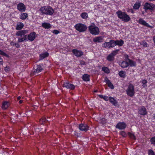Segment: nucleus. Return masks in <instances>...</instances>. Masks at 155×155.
<instances>
[{
  "label": "nucleus",
  "instance_id": "1",
  "mask_svg": "<svg viewBox=\"0 0 155 155\" xmlns=\"http://www.w3.org/2000/svg\"><path fill=\"white\" fill-rule=\"evenodd\" d=\"M28 33V31L27 30H23L17 31L16 35L18 36V42L21 43L26 41L27 40V35H26Z\"/></svg>",
  "mask_w": 155,
  "mask_h": 155
},
{
  "label": "nucleus",
  "instance_id": "2",
  "mask_svg": "<svg viewBox=\"0 0 155 155\" xmlns=\"http://www.w3.org/2000/svg\"><path fill=\"white\" fill-rule=\"evenodd\" d=\"M116 14L118 18L124 22H128L131 19L129 16L126 12H123L121 11H117Z\"/></svg>",
  "mask_w": 155,
  "mask_h": 155
},
{
  "label": "nucleus",
  "instance_id": "3",
  "mask_svg": "<svg viewBox=\"0 0 155 155\" xmlns=\"http://www.w3.org/2000/svg\"><path fill=\"white\" fill-rule=\"evenodd\" d=\"M40 11L42 14L46 15H52L54 12L53 9L50 6L41 7Z\"/></svg>",
  "mask_w": 155,
  "mask_h": 155
},
{
  "label": "nucleus",
  "instance_id": "4",
  "mask_svg": "<svg viewBox=\"0 0 155 155\" xmlns=\"http://www.w3.org/2000/svg\"><path fill=\"white\" fill-rule=\"evenodd\" d=\"M88 29L90 33L95 35H98L100 32L99 28L96 26L94 23H92L88 27Z\"/></svg>",
  "mask_w": 155,
  "mask_h": 155
},
{
  "label": "nucleus",
  "instance_id": "5",
  "mask_svg": "<svg viewBox=\"0 0 155 155\" xmlns=\"http://www.w3.org/2000/svg\"><path fill=\"white\" fill-rule=\"evenodd\" d=\"M43 70L42 64L37 65L34 66L33 69L31 72V75L34 76L37 75L38 73L41 71Z\"/></svg>",
  "mask_w": 155,
  "mask_h": 155
},
{
  "label": "nucleus",
  "instance_id": "6",
  "mask_svg": "<svg viewBox=\"0 0 155 155\" xmlns=\"http://www.w3.org/2000/svg\"><path fill=\"white\" fill-rule=\"evenodd\" d=\"M126 91L127 95L133 97L135 93L134 86L131 84H129Z\"/></svg>",
  "mask_w": 155,
  "mask_h": 155
},
{
  "label": "nucleus",
  "instance_id": "7",
  "mask_svg": "<svg viewBox=\"0 0 155 155\" xmlns=\"http://www.w3.org/2000/svg\"><path fill=\"white\" fill-rule=\"evenodd\" d=\"M74 27L76 30L80 32L85 31L87 28L86 25L82 23L77 24L74 26Z\"/></svg>",
  "mask_w": 155,
  "mask_h": 155
},
{
  "label": "nucleus",
  "instance_id": "8",
  "mask_svg": "<svg viewBox=\"0 0 155 155\" xmlns=\"http://www.w3.org/2000/svg\"><path fill=\"white\" fill-rule=\"evenodd\" d=\"M143 9L145 12L148 10L152 11L155 9V5L151 3H145L143 5Z\"/></svg>",
  "mask_w": 155,
  "mask_h": 155
},
{
  "label": "nucleus",
  "instance_id": "9",
  "mask_svg": "<svg viewBox=\"0 0 155 155\" xmlns=\"http://www.w3.org/2000/svg\"><path fill=\"white\" fill-rule=\"evenodd\" d=\"M36 37V33L34 32H31L28 36L27 35V40L26 41L29 40L31 41H32L34 40Z\"/></svg>",
  "mask_w": 155,
  "mask_h": 155
},
{
  "label": "nucleus",
  "instance_id": "10",
  "mask_svg": "<svg viewBox=\"0 0 155 155\" xmlns=\"http://www.w3.org/2000/svg\"><path fill=\"white\" fill-rule=\"evenodd\" d=\"M26 8L25 6L22 3L20 2L17 5V8L20 12H25Z\"/></svg>",
  "mask_w": 155,
  "mask_h": 155
},
{
  "label": "nucleus",
  "instance_id": "11",
  "mask_svg": "<svg viewBox=\"0 0 155 155\" xmlns=\"http://www.w3.org/2000/svg\"><path fill=\"white\" fill-rule=\"evenodd\" d=\"M138 22L142 25H143L146 27H147L150 28H152L153 27L151 26L149 24L147 23L142 18H139V20L137 21Z\"/></svg>",
  "mask_w": 155,
  "mask_h": 155
},
{
  "label": "nucleus",
  "instance_id": "12",
  "mask_svg": "<svg viewBox=\"0 0 155 155\" xmlns=\"http://www.w3.org/2000/svg\"><path fill=\"white\" fill-rule=\"evenodd\" d=\"M80 130L84 131H86L89 130V127L86 124H81L79 125Z\"/></svg>",
  "mask_w": 155,
  "mask_h": 155
},
{
  "label": "nucleus",
  "instance_id": "13",
  "mask_svg": "<svg viewBox=\"0 0 155 155\" xmlns=\"http://www.w3.org/2000/svg\"><path fill=\"white\" fill-rule=\"evenodd\" d=\"M63 87L71 90H73L75 88V86L73 84L68 82H64L63 84Z\"/></svg>",
  "mask_w": 155,
  "mask_h": 155
},
{
  "label": "nucleus",
  "instance_id": "14",
  "mask_svg": "<svg viewBox=\"0 0 155 155\" xmlns=\"http://www.w3.org/2000/svg\"><path fill=\"white\" fill-rule=\"evenodd\" d=\"M126 125L124 122H119L116 125V127L120 130H123L126 128Z\"/></svg>",
  "mask_w": 155,
  "mask_h": 155
},
{
  "label": "nucleus",
  "instance_id": "15",
  "mask_svg": "<svg viewBox=\"0 0 155 155\" xmlns=\"http://www.w3.org/2000/svg\"><path fill=\"white\" fill-rule=\"evenodd\" d=\"M72 52L74 55L78 57H80L83 54L82 51L75 49H73L72 50Z\"/></svg>",
  "mask_w": 155,
  "mask_h": 155
},
{
  "label": "nucleus",
  "instance_id": "16",
  "mask_svg": "<svg viewBox=\"0 0 155 155\" xmlns=\"http://www.w3.org/2000/svg\"><path fill=\"white\" fill-rule=\"evenodd\" d=\"M119 65L123 68H126L129 66L128 62L124 61L119 62Z\"/></svg>",
  "mask_w": 155,
  "mask_h": 155
},
{
  "label": "nucleus",
  "instance_id": "17",
  "mask_svg": "<svg viewBox=\"0 0 155 155\" xmlns=\"http://www.w3.org/2000/svg\"><path fill=\"white\" fill-rule=\"evenodd\" d=\"M109 100L110 102L114 106H117L118 105V102L115 100L113 97H109Z\"/></svg>",
  "mask_w": 155,
  "mask_h": 155
},
{
  "label": "nucleus",
  "instance_id": "18",
  "mask_svg": "<svg viewBox=\"0 0 155 155\" xmlns=\"http://www.w3.org/2000/svg\"><path fill=\"white\" fill-rule=\"evenodd\" d=\"M139 114L142 115H146L147 112L146 108L143 106L139 110Z\"/></svg>",
  "mask_w": 155,
  "mask_h": 155
},
{
  "label": "nucleus",
  "instance_id": "19",
  "mask_svg": "<svg viewBox=\"0 0 155 155\" xmlns=\"http://www.w3.org/2000/svg\"><path fill=\"white\" fill-rule=\"evenodd\" d=\"M105 82H106V84H107L108 86L111 89L114 88V86L113 84L107 78H106L105 79Z\"/></svg>",
  "mask_w": 155,
  "mask_h": 155
},
{
  "label": "nucleus",
  "instance_id": "20",
  "mask_svg": "<svg viewBox=\"0 0 155 155\" xmlns=\"http://www.w3.org/2000/svg\"><path fill=\"white\" fill-rule=\"evenodd\" d=\"M9 105V103L7 101H5L3 103L2 108L3 110H5L8 108Z\"/></svg>",
  "mask_w": 155,
  "mask_h": 155
},
{
  "label": "nucleus",
  "instance_id": "21",
  "mask_svg": "<svg viewBox=\"0 0 155 155\" xmlns=\"http://www.w3.org/2000/svg\"><path fill=\"white\" fill-rule=\"evenodd\" d=\"M24 25L23 23L19 22L18 23L16 27V29L17 30H21L23 28Z\"/></svg>",
  "mask_w": 155,
  "mask_h": 155
},
{
  "label": "nucleus",
  "instance_id": "22",
  "mask_svg": "<svg viewBox=\"0 0 155 155\" xmlns=\"http://www.w3.org/2000/svg\"><path fill=\"white\" fill-rule=\"evenodd\" d=\"M103 38L101 37H97L93 39V41L94 42H98L99 43L102 42Z\"/></svg>",
  "mask_w": 155,
  "mask_h": 155
},
{
  "label": "nucleus",
  "instance_id": "23",
  "mask_svg": "<svg viewBox=\"0 0 155 155\" xmlns=\"http://www.w3.org/2000/svg\"><path fill=\"white\" fill-rule=\"evenodd\" d=\"M128 63L129 65L131 67H135L136 66V64L135 62L131 60L129 58H128Z\"/></svg>",
  "mask_w": 155,
  "mask_h": 155
},
{
  "label": "nucleus",
  "instance_id": "24",
  "mask_svg": "<svg viewBox=\"0 0 155 155\" xmlns=\"http://www.w3.org/2000/svg\"><path fill=\"white\" fill-rule=\"evenodd\" d=\"M141 2H136L133 6V8L135 9H138L141 6Z\"/></svg>",
  "mask_w": 155,
  "mask_h": 155
},
{
  "label": "nucleus",
  "instance_id": "25",
  "mask_svg": "<svg viewBox=\"0 0 155 155\" xmlns=\"http://www.w3.org/2000/svg\"><path fill=\"white\" fill-rule=\"evenodd\" d=\"M115 41L116 45H117L119 46H121L124 44V41L122 40H117Z\"/></svg>",
  "mask_w": 155,
  "mask_h": 155
},
{
  "label": "nucleus",
  "instance_id": "26",
  "mask_svg": "<svg viewBox=\"0 0 155 155\" xmlns=\"http://www.w3.org/2000/svg\"><path fill=\"white\" fill-rule=\"evenodd\" d=\"M28 17V14L26 13H21L20 18L22 20H25Z\"/></svg>",
  "mask_w": 155,
  "mask_h": 155
},
{
  "label": "nucleus",
  "instance_id": "27",
  "mask_svg": "<svg viewBox=\"0 0 155 155\" xmlns=\"http://www.w3.org/2000/svg\"><path fill=\"white\" fill-rule=\"evenodd\" d=\"M41 26L43 28L45 29H48L51 27L50 24L49 23H42Z\"/></svg>",
  "mask_w": 155,
  "mask_h": 155
},
{
  "label": "nucleus",
  "instance_id": "28",
  "mask_svg": "<svg viewBox=\"0 0 155 155\" xmlns=\"http://www.w3.org/2000/svg\"><path fill=\"white\" fill-rule=\"evenodd\" d=\"M49 56V54L47 52H45L44 53L40 54V57L41 59L42 60Z\"/></svg>",
  "mask_w": 155,
  "mask_h": 155
},
{
  "label": "nucleus",
  "instance_id": "29",
  "mask_svg": "<svg viewBox=\"0 0 155 155\" xmlns=\"http://www.w3.org/2000/svg\"><path fill=\"white\" fill-rule=\"evenodd\" d=\"M102 47L106 48H110V43L109 42H105L102 44Z\"/></svg>",
  "mask_w": 155,
  "mask_h": 155
},
{
  "label": "nucleus",
  "instance_id": "30",
  "mask_svg": "<svg viewBox=\"0 0 155 155\" xmlns=\"http://www.w3.org/2000/svg\"><path fill=\"white\" fill-rule=\"evenodd\" d=\"M107 59L110 61H113L114 60V57L110 54L107 57Z\"/></svg>",
  "mask_w": 155,
  "mask_h": 155
},
{
  "label": "nucleus",
  "instance_id": "31",
  "mask_svg": "<svg viewBox=\"0 0 155 155\" xmlns=\"http://www.w3.org/2000/svg\"><path fill=\"white\" fill-rule=\"evenodd\" d=\"M89 77L87 74H84L83 76V79L84 81H88L90 80Z\"/></svg>",
  "mask_w": 155,
  "mask_h": 155
},
{
  "label": "nucleus",
  "instance_id": "32",
  "mask_svg": "<svg viewBox=\"0 0 155 155\" xmlns=\"http://www.w3.org/2000/svg\"><path fill=\"white\" fill-rule=\"evenodd\" d=\"M109 43L110 48H113L116 45L115 41L113 40H110L109 41Z\"/></svg>",
  "mask_w": 155,
  "mask_h": 155
},
{
  "label": "nucleus",
  "instance_id": "33",
  "mask_svg": "<svg viewBox=\"0 0 155 155\" xmlns=\"http://www.w3.org/2000/svg\"><path fill=\"white\" fill-rule=\"evenodd\" d=\"M119 75L120 77L122 78H124L126 76L125 72L123 71H119Z\"/></svg>",
  "mask_w": 155,
  "mask_h": 155
},
{
  "label": "nucleus",
  "instance_id": "34",
  "mask_svg": "<svg viewBox=\"0 0 155 155\" xmlns=\"http://www.w3.org/2000/svg\"><path fill=\"white\" fill-rule=\"evenodd\" d=\"M128 135L129 137L132 139L135 140L136 137L134 134L130 132H128Z\"/></svg>",
  "mask_w": 155,
  "mask_h": 155
},
{
  "label": "nucleus",
  "instance_id": "35",
  "mask_svg": "<svg viewBox=\"0 0 155 155\" xmlns=\"http://www.w3.org/2000/svg\"><path fill=\"white\" fill-rule=\"evenodd\" d=\"M81 16L83 19H86L88 18L87 14L85 12L82 13Z\"/></svg>",
  "mask_w": 155,
  "mask_h": 155
},
{
  "label": "nucleus",
  "instance_id": "36",
  "mask_svg": "<svg viewBox=\"0 0 155 155\" xmlns=\"http://www.w3.org/2000/svg\"><path fill=\"white\" fill-rule=\"evenodd\" d=\"M120 51L119 49H117L116 50L112 51L110 53L114 57L118 54V52Z\"/></svg>",
  "mask_w": 155,
  "mask_h": 155
},
{
  "label": "nucleus",
  "instance_id": "37",
  "mask_svg": "<svg viewBox=\"0 0 155 155\" xmlns=\"http://www.w3.org/2000/svg\"><path fill=\"white\" fill-rule=\"evenodd\" d=\"M102 70L105 73H109L110 72V70L107 67H104L102 68Z\"/></svg>",
  "mask_w": 155,
  "mask_h": 155
},
{
  "label": "nucleus",
  "instance_id": "38",
  "mask_svg": "<svg viewBox=\"0 0 155 155\" xmlns=\"http://www.w3.org/2000/svg\"><path fill=\"white\" fill-rule=\"evenodd\" d=\"M140 82L143 84V86L144 87L147 86L146 84L147 83V81L146 80H142Z\"/></svg>",
  "mask_w": 155,
  "mask_h": 155
},
{
  "label": "nucleus",
  "instance_id": "39",
  "mask_svg": "<svg viewBox=\"0 0 155 155\" xmlns=\"http://www.w3.org/2000/svg\"><path fill=\"white\" fill-rule=\"evenodd\" d=\"M98 96L100 98L103 99L105 101H108L109 99L107 97L105 96H104L102 95H99Z\"/></svg>",
  "mask_w": 155,
  "mask_h": 155
},
{
  "label": "nucleus",
  "instance_id": "40",
  "mask_svg": "<svg viewBox=\"0 0 155 155\" xmlns=\"http://www.w3.org/2000/svg\"><path fill=\"white\" fill-rule=\"evenodd\" d=\"M46 121H48V120H47L45 118L43 117L40 119V123L41 124H44V123Z\"/></svg>",
  "mask_w": 155,
  "mask_h": 155
},
{
  "label": "nucleus",
  "instance_id": "41",
  "mask_svg": "<svg viewBox=\"0 0 155 155\" xmlns=\"http://www.w3.org/2000/svg\"><path fill=\"white\" fill-rule=\"evenodd\" d=\"M120 134L123 137H126L127 136V134L124 131H121Z\"/></svg>",
  "mask_w": 155,
  "mask_h": 155
},
{
  "label": "nucleus",
  "instance_id": "42",
  "mask_svg": "<svg viewBox=\"0 0 155 155\" xmlns=\"http://www.w3.org/2000/svg\"><path fill=\"white\" fill-rule=\"evenodd\" d=\"M151 143L153 144H155V137H152L150 139Z\"/></svg>",
  "mask_w": 155,
  "mask_h": 155
},
{
  "label": "nucleus",
  "instance_id": "43",
  "mask_svg": "<svg viewBox=\"0 0 155 155\" xmlns=\"http://www.w3.org/2000/svg\"><path fill=\"white\" fill-rule=\"evenodd\" d=\"M0 54L6 57L8 56V55L5 53L1 50H0Z\"/></svg>",
  "mask_w": 155,
  "mask_h": 155
},
{
  "label": "nucleus",
  "instance_id": "44",
  "mask_svg": "<svg viewBox=\"0 0 155 155\" xmlns=\"http://www.w3.org/2000/svg\"><path fill=\"white\" fill-rule=\"evenodd\" d=\"M149 155H155L154 152L151 150H148Z\"/></svg>",
  "mask_w": 155,
  "mask_h": 155
},
{
  "label": "nucleus",
  "instance_id": "45",
  "mask_svg": "<svg viewBox=\"0 0 155 155\" xmlns=\"http://www.w3.org/2000/svg\"><path fill=\"white\" fill-rule=\"evenodd\" d=\"M53 33L55 35H57L59 33V31L57 30H54L53 32Z\"/></svg>",
  "mask_w": 155,
  "mask_h": 155
},
{
  "label": "nucleus",
  "instance_id": "46",
  "mask_svg": "<svg viewBox=\"0 0 155 155\" xmlns=\"http://www.w3.org/2000/svg\"><path fill=\"white\" fill-rule=\"evenodd\" d=\"M143 47H147L148 44L146 42H143Z\"/></svg>",
  "mask_w": 155,
  "mask_h": 155
},
{
  "label": "nucleus",
  "instance_id": "47",
  "mask_svg": "<svg viewBox=\"0 0 155 155\" xmlns=\"http://www.w3.org/2000/svg\"><path fill=\"white\" fill-rule=\"evenodd\" d=\"M15 46L17 48H19L20 47V45L18 43H15Z\"/></svg>",
  "mask_w": 155,
  "mask_h": 155
},
{
  "label": "nucleus",
  "instance_id": "48",
  "mask_svg": "<svg viewBox=\"0 0 155 155\" xmlns=\"http://www.w3.org/2000/svg\"><path fill=\"white\" fill-rule=\"evenodd\" d=\"M15 43H14V42L12 41L10 42V45L12 46H15Z\"/></svg>",
  "mask_w": 155,
  "mask_h": 155
},
{
  "label": "nucleus",
  "instance_id": "49",
  "mask_svg": "<svg viewBox=\"0 0 155 155\" xmlns=\"http://www.w3.org/2000/svg\"><path fill=\"white\" fill-rule=\"evenodd\" d=\"M5 70L6 72L8 71H9V69L8 67H6L4 69Z\"/></svg>",
  "mask_w": 155,
  "mask_h": 155
},
{
  "label": "nucleus",
  "instance_id": "50",
  "mask_svg": "<svg viewBox=\"0 0 155 155\" xmlns=\"http://www.w3.org/2000/svg\"><path fill=\"white\" fill-rule=\"evenodd\" d=\"M3 64V60L0 56V64L2 65Z\"/></svg>",
  "mask_w": 155,
  "mask_h": 155
},
{
  "label": "nucleus",
  "instance_id": "51",
  "mask_svg": "<svg viewBox=\"0 0 155 155\" xmlns=\"http://www.w3.org/2000/svg\"><path fill=\"white\" fill-rule=\"evenodd\" d=\"M153 40L154 44H155V36H154L153 37Z\"/></svg>",
  "mask_w": 155,
  "mask_h": 155
},
{
  "label": "nucleus",
  "instance_id": "52",
  "mask_svg": "<svg viewBox=\"0 0 155 155\" xmlns=\"http://www.w3.org/2000/svg\"><path fill=\"white\" fill-rule=\"evenodd\" d=\"M23 102V101L22 100H20V101L19 102V103L20 104L22 103Z\"/></svg>",
  "mask_w": 155,
  "mask_h": 155
},
{
  "label": "nucleus",
  "instance_id": "53",
  "mask_svg": "<svg viewBox=\"0 0 155 155\" xmlns=\"http://www.w3.org/2000/svg\"><path fill=\"white\" fill-rule=\"evenodd\" d=\"M102 120L103 121H104V123H105V119H102Z\"/></svg>",
  "mask_w": 155,
  "mask_h": 155
},
{
  "label": "nucleus",
  "instance_id": "54",
  "mask_svg": "<svg viewBox=\"0 0 155 155\" xmlns=\"http://www.w3.org/2000/svg\"><path fill=\"white\" fill-rule=\"evenodd\" d=\"M21 98V97H20V96H19L18 97H17V99L18 100H20Z\"/></svg>",
  "mask_w": 155,
  "mask_h": 155
},
{
  "label": "nucleus",
  "instance_id": "55",
  "mask_svg": "<svg viewBox=\"0 0 155 155\" xmlns=\"http://www.w3.org/2000/svg\"><path fill=\"white\" fill-rule=\"evenodd\" d=\"M153 117L154 119H155V114L153 115Z\"/></svg>",
  "mask_w": 155,
  "mask_h": 155
}]
</instances>
